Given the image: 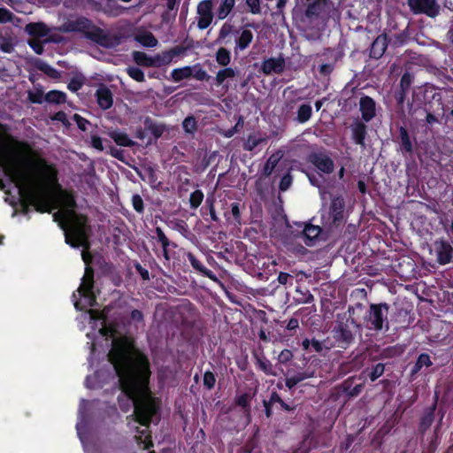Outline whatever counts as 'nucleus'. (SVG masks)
Returning a JSON list of instances; mask_svg holds the SVG:
<instances>
[{"instance_id":"nucleus-55","label":"nucleus","mask_w":453,"mask_h":453,"mask_svg":"<svg viewBox=\"0 0 453 453\" xmlns=\"http://www.w3.org/2000/svg\"><path fill=\"white\" fill-rule=\"evenodd\" d=\"M249 403V395L247 394L241 395L236 399V403L240 406L246 407Z\"/></svg>"},{"instance_id":"nucleus-16","label":"nucleus","mask_w":453,"mask_h":453,"mask_svg":"<svg viewBox=\"0 0 453 453\" xmlns=\"http://www.w3.org/2000/svg\"><path fill=\"white\" fill-rule=\"evenodd\" d=\"M25 31L35 37H44L49 34V29L44 23H29L26 26Z\"/></svg>"},{"instance_id":"nucleus-51","label":"nucleus","mask_w":453,"mask_h":453,"mask_svg":"<svg viewBox=\"0 0 453 453\" xmlns=\"http://www.w3.org/2000/svg\"><path fill=\"white\" fill-rule=\"evenodd\" d=\"M411 74L404 73L403 75L402 79H401V87L403 89H406L411 85Z\"/></svg>"},{"instance_id":"nucleus-14","label":"nucleus","mask_w":453,"mask_h":453,"mask_svg":"<svg viewBox=\"0 0 453 453\" xmlns=\"http://www.w3.org/2000/svg\"><path fill=\"white\" fill-rule=\"evenodd\" d=\"M253 40V34L249 29H243L238 37L235 39V48L234 52L237 53L238 50H244L249 47L250 42Z\"/></svg>"},{"instance_id":"nucleus-52","label":"nucleus","mask_w":453,"mask_h":453,"mask_svg":"<svg viewBox=\"0 0 453 453\" xmlns=\"http://www.w3.org/2000/svg\"><path fill=\"white\" fill-rule=\"evenodd\" d=\"M131 319L133 321L137 323H142L143 320V315L142 313L138 310H134L131 312Z\"/></svg>"},{"instance_id":"nucleus-61","label":"nucleus","mask_w":453,"mask_h":453,"mask_svg":"<svg viewBox=\"0 0 453 453\" xmlns=\"http://www.w3.org/2000/svg\"><path fill=\"white\" fill-rule=\"evenodd\" d=\"M30 45L31 47L33 48V50H35V53L37 54H42V46L38 43V42H30Z\"/></svg>"},{"instance_id":"nucleus-63","label":"nucleus","mask_w":453,"mask_h":453,"mask_svg":"<svg viewBox=\"0 0 453 453\" xmlns=\"http://www.w3.org/2000/svg\"><path fill=\"white\" fill-rule=\"evenodd\" d=\"M1 49L4 52H11L12 50V46L10 43H4V44H2Z\"/></svg>"},{"instance_id":"nucleus-32","label":"nucleus","mask_w":453,"mask_h":453,"mask_svg":"<svg viewBox=\"0 0 453 453\" xmlns=\"http://www.w3.org/2000/svg\"><path fill=\"white\" fill-rule=\"evenodd\" d=\"M182 127L186 133L194 134L197 128V122L193 116H188L183 120Z\"/></svg>"},{"instance_id":"nucleus-60","label":"nucleus","mask_w":453,"mask_h":453,"mask_svg":"<svg viewBox=\"0 0 453 453\" xmlns=\"http://www.w3.org/2000/svg\"><path fill=\"white\" fill-rule=\"evenodd\" d=\"M232 214L236 220H239L240 219V209L238 203H233L232 204Z\"/></svg>"},{"instance_id":"nucleus-33","label":"nucleus","mask_w":453,"mask_h":453,"mask_svg":"<svg viewBox=\"0 0 453 453\" xmlns=\"http://www.w3.org/2000/svg\"><path fill=\"white\" fill-rule=\"evenodd\" d=\"M312 374L311 373H298L295 376H292L290 378H288L286 380V386L288 388H294L297 383L301 382L302 380L307 379V378H310L311 377Z\"/></svg>"},{"instance_id":"nucleus-44","label":"nucleus","mask_w":453,"mask_h":453,"mask_svg":"<svg viewBox=\"0 0 453 453\" xmlns=\"http://www.w3.org/2000/svg\"><path fill=\"white\" fill-rule=\"evenodd\" d=\"M132 203L134 206V209L137 212H142L143 211V201L142 197L139 195H134L132 197Z\"/></svg>"},{"instance_id":"nucleus-40","label":"nucleus","mask_w":453,"mask_h":453,"mask_svg":"<svg viewBox=\"0 0 453 453\" xmlns=\"http://www.w3.org/2000/svg\"><path fill=\"white\" fill-rule=\"evenodd\" d=\"M193 68V76L197 81H205L210 78V76L207 74L206 71L203 70L199 65H195Z\"/></svg>"},{"instance_id":"nucleus-37","label":"nucleus","mask_w":453,"mask_h":453,"mask_svg":"<svg viewBox=\"0 0 453 453\" xmlns=\"http://www.w3.org/2000/svg\"><path fill=\"white\" fill-rule=\"evenodd\" d=\"M431 365L430 357L427 354H421L415 364L414 372H418L423 366H430Z\"/></svg>"},{"instance_id":"nucleus-22","label":"nucleus","mask_w":453,"mask_h":453,"mask_svg":"<svg viewBox=\"0 0 453 453\" xmlns=\"http://www.w3.org/2000/svg\"><path fill=\"white\" fill-rule=\"evenodd\" d=\"M334 337L344 342H350L353 339L352 333L342 324L334 328Z\"/></svg>"},{"instance_id":"nucleus-5","label":"nucleus","mask_w":453,"mask_h":453,"mask_svg":"<svg viewBox=\"0 0 453 453\" xmlns=\"http://www.w3.org/2000/svg\"><path fill=\"white\" fill-rule=\"evenodd\" d=\"M212 4L209 0L201 2L197 6L198 20L197 25L200 29L207 28L212 21L211 13Z\"/></svg>"},{"instance_id":"nucleus-24","label":"nucleus","mask_w":453,"mask_h":453,"mask_svg":"<svg viewBox=\"0 0 453 453\" xmlns=\"http://www.w3.org/2000/svg\"><path fill=\"white\" fill-rule=\"evenodd\" d=\"M66 95L58 90H51L45 95V101L51 104H61L65 101Z\"/></svg>"},{"instance_id":"nucleus-4","label":"nucleus","mask_w":453,"mask_h":453,"mask_svg":"<svg viewBox=\"0 0 453 453\" xmlns=\"http://www.w3.org/2000/svg\"><path fill=\"white\" fill-rule=\"evenodd\" d=\"M408 4L415 13H425L432 18L439 14L440 6L435 0H409Z\"/></svg>"},{"instance_id":"nucleus-21","label":"nucleus","mask_w":453,"mask_h":453,"mask_svg":"<svg viewBox=\"0 0 453 453\" xmlns=\"http://www.w3.org/2000/svg\"><path fill=\"white\" fill-rule=\"evenodd\" d=\"M188 259L190 262L191 265L196 270H197L198 272H200L203 275L209 277L210 279H214L215 278L213 273L211 270L207 269L193 254L188 253Z\"/></svg>"},{"instance_id":"nucleus-15","label":"nucleus","mask_w":453,"mask_h":453,"mask_svg":"<svg viewBox=\"0 0 453 453\" xmlns=\"http://www.w3.org/2000/svg\"><path fill=\"white\" fill-rule=\"evenodd\" d=\"M134 39L144 47H155L157 44V40L152 33L147 30H138L134 35Z\"/></svg>"},{"instance_id":"nucleus-36","label":"nucleus","mask_w":453,"mask_h":453,"mask_svg":"<svg viewBox=\"0 0 453 453\" xmlns=\"http://www.w3.org/2000/svg\"><path fill=\"white\" fill-rule=\"evenodd\" d=\"M400 136L403 149L406 151L411 152L412 150V144L407 131L403 127L400 129Z\"/></svg>"},{"instance_id":"nucleus-58","label":"nucleus","mask_w":453,"mask_h":453,"mask_svg":"<svg viewBox=\"0 0 453 453\" xmlns=\"http://www.w3.org/2000/svg\"><path fill=\"white\" fill-rule=\"evenodd\" d=\"M164 131H165V127L161 126V125L154 126L151 128V132H152L153 135L156 137L161 136L163 134Z\"/></svg>"},{"instance_id":"nucleus-35","label":"nucleus","mask_w":453,"mask_h":453,"mask_svg":"<svg viewBox=\"0 0 453 453\" xmlns=\"http://www.w3.org/2000/svg\"><path fill=\"white\" fill-rule=\"evenodd\" d=\"M140 434L136 436V441L139 444L143 445V449H148L150 446L152 445V441L150 439V435L147 434V429H142V431H138Z\"/></svg>"},{"instance_id":"nucleus-17","label":"nucleus","mask_w":453,"mask_h":453,"mask_svg":"<svg viewBox=\"0 0 453 453\" xmlns=\"http://www.w3.org/2000/svg\"><path fill=\"white\" fill-rule=\"evenodd\" d=\"M320 232L321 229L319 226L306 225L302 234L305 244L311 246L313 241L320 234Z\"/></svg>"},{"instance_id":"nucleus-46","label":"nucleus","mask_w":453,"mask_h":453,"mask_svg":"<svg viewBox=\"0 0 453 453\" xmlns=\"http://www.w3.org/2000/svg\"><path fill=\"white\" fill-rule=\"evenodd\" d=\"M293 357V354L289 349H283L278 356V361L281 364H286Z\"/></svg>"},{"instance_id":"nucleus-28","label":"nucleus","mask_w":453,"mask_h":453,"mask_svg":"<svg viewBox=\"0 0 453 453\" xmlns=\"http://www.w3.org/2000/svg\"><path fill=\"white\" fill-rule=\"evenodd\" d=\"M233 25L229 23H224L219 30L217 42L225 44L228 43L229 41L227 40V37L233 33Z\"/></svg>"},{"instance_id":"nucleus-25","label":"nucleus","mask_w":453,"mask_h":453,"mask_svg":"<svg viewBox=\"0 0 453 453\" xmlns=\"http://www.w3.org/2000/svg\"><path fill=\"white\" fill-rule=\"evenodd\" d=\"M234 4L235 0H223L218 11V18L224 19L230 13Z\"/></svg>"},{"instance_id":"nucleus-20","label":"nucleus","mask_w":453,"mask_h":453,"mask_svg":"<svg viewBox=\"0 0 453 453\" xmlns=\"http://www.w3.org/2000/svg\"><path fill=\"white\" fill-rule=\"evenodd\" d=\"M193 74V68L191 66H184L180 68L173 69L171 73V76L173 81L179 82L184 79L191 77Z\"/></svg>"},{"instance_id":"nucleus-59","label":"nucleus","mask_w":453,"mask_h":453,"mask_svg":"<svg viewBox=\"0 0 453 453\" xmlns=\"http://www.w3.org/2000/svg\"><path fill=\"white\" fill-rule=\"evenodd\" d=\"M333 70V66L329 64H324L320 66L319 72L321 74L327 75L329 74Z\"/></svg>"},{"instance_id":"nucleus-19","label":"nucleus","mask_w":453,"mask_h":453,"mask_svg":"<svg viewBox=\"0 0 453 453\" xmlns=\"http://www.w3.org/2000/svg\"><path fill=\"white\" fill-rule=\"evenodd\" d=\"M236 75V71L232 67H226L219 70L215 77V81L218 86L224 85L226 88H228V85L225 84L226 81L232 79Z\"/></svg>"},{"instance_id":"nucleus-39","label":"nucleus","mask_w":453,"mask_h":453,"mask_svg":"<svg viewBox=\"0 0 453 453\" xmlns=\"http://www.w3.org/2000/svg\"><path fill=\"white\" fill-rule=\"evenodd\" d=\"M128 75L136 81L142 82L144 81L143 72L138 67H128L127 69Z\"/></svg>"},{"instance_id":"nucleus-45","label":"nucleus","mask_w":453,"mask_h":453,"mask_svg":"<svg viewBox=\"0 0 453 453\" xmlns=\"http://www.w3.org/2000/svg\"><path fill=\"white\" fill-rule=\"evenodd\" d=\"M91 145L98 151H103L104 150L102 138L96 134L91 135Z\"/></svg>"},{"instance_id":"nucleus-27","label":"nucleus","mask_w":453,"mask_h":453,"mask_svg":"<svg viewBox=\"0 0 453 453\" xmlns=\"http://www.w3.org/2000/svg\"><path fill=\"white\" fill-rule=\"evenodd\" d=\"M311 106L310 104H302L297 110V120L300 123H305L311 116Z\"/></svg>"},{"instance_id":"nucleus-49","label":"nucleus","mask_w":453,"mask_h":453,"mask_svg":"<svg viewBox=\"0 0 453 453\" xmlns=\"http://www.w3.org/2000/svg\"><path fill=\"white\" fill-rule=\"evenodd\" d=\"M12 12L6 9L0 8V22L5 23L12 20Z\"/></svg>"},{"instance_id":"nucleus-48","label":"nucleus","mask_w":453,"mask_h":453,"mask_svg":"<svg viewBox=\"0 0 453 453\" xmlns=\"http://www.w3.org/2000/svg\"><path fill=\"white\" fill-rule=\"evenodd\" d=\"M246 3L252 13L257 14L260 12V0H246Z\"/></svg>"},{"instance_id":"nucleus-34","label":"nucleus","mask_w":453,"mask_h":453,"mask_svg":"<svg viewBox=\"0 0 453 453\" xmlns=\"http://www.w3.org/2000/svg\"><path fill=\"white\" fill-rule=\"evenodd\" d=\"M257 365H258V368L260 370H262L267 375H273V376L276 375V373L273 371V365L269 360H267L265 358H258Z\"/></svg>"},{"instance_id":"nucleus-56","label":"nucleus","mask_w":453,"mask_h":453,"mask_svg":"<svg viewBox=\"0 0 453 453\" xmlns=\"http://www.w3.org/2000/svg\"><path fill=\"white\" fill-rule=\"evenodd\" d=\"M291 275H289L288 273H280L279 276H278V281L279 283H280L281 285H286L288 283V280L291 279Z\"/></svg>"},{"instance_id":"nucleus-2","label":"nucleus","mask_w":453,"mask_h":453,"mask_svg":"<svg viewBox=\"0 0 453 453\" xmlns=\"http://www.w3.org/2000/svg\"><path fill=\"white\" fill-rule=\"evenodd\" d=\"M82 321L92 324L93 330L104 337L111 346L108 358L119 378L121 396H119L120 408L128 411L132 407L134 421L147 426L156 414L158 403L150 395L148 388L150 375L149 361L146 357L133 346L132 341L119 334L111 326L105 324V317L95 310H89L81 316ZM95 333H88L91 338Z\"/></svg>"},{"instance_id":"nucleus-54","label":"nucleus","mask_w":453,"mask_h":453,"mask_svg":"<svg viewBox=\"0 0 453 453\" xmlns=\"http://www.w3.org/2000/svg\"><path fill=\"white\" fill-rule=\"evenodd\" d=\"M82 86V83L78 80H72L68 84V88L73 91H78Z\"/></svg>"},{"instance_id":"nucleus-12","label":"nucleus","mask_w":453,"mask_h":453,"mask_svg":"<svg viewBox=\"0 0 453 453\" xmlns=\"http://www.w3.org/2000/svg\"><path fill=\"white\" fill-rule=\"evenodd\" d=\"M284 69V60L282 58H269L265 60L262 65V70L265 73L270 74L273 73H279Z\"/></svg>"},{"instance_id":"nucleus-6","label":"nucleus","mask_w":453,"mask_h":453,"mask_svg":"<svg viewBox=\"0 0 453 453\" xmlns=\"http://www.w3.org/2000/svg\"><path fill=\"white\" fill-rule=\"evenodd\" d=\"M311 162L321 172L330 173L334 170L333 160L324 153L311 156Z\"/></svg>"},{"instance_id":"nucleus-8","label":"nucleus","mask_w":453,"mask_h":453,"mask_svg":"<svg viewBox=\"0 0 453 453\" xmlns=\"http://www.w3.org/2000/svg\"><path fill=\"white\" fill-rule=\"evenodd\" d=\"M96 96L97 104L103 110L110 109L113 104L111 91L105 86H101L96 89Z\"/></svg>"},{"instance_id":"nucleus-53","label":"nucleus","mask_w":453,"mask_h":453,"mask_svg":"<svg viewBox=\"0 0 453 453\" xmlns=\"http://www.w3.org/2000/svg\"><path fill=\"white\" fill-rule=\"evenodd\" d=\"M52 119L57 120V121H60V122H62L65 125L68 124L66 114L65 112H63V111L57 112L53 116Z\"/></svg>"},{"instance_id":"nucleus-13","label":"nucleus","mask_w":453,"mask_h":453,"mask_svg":"<svg viewBox=\"0 0 453 453\" xmlns=\"http://www.w3.org/2000/svg\"><path fill=\"white\" fill-rule=\"evenodd\" d=\"M387 46V36L385 35H379L372 44L371 56L374 58H380L385 52Z\"/></svg>"},{"instance_id":"nucleus-50","label":"nucleus","mask_w":453,"mask_h":453,"mask_svg":"<svg viewBox=\"0 0 453 453\" xmlns=\"http://www.w3.org/2000/svg\"><path fill=\"white\" fill-rule=\"evenodd\" d=\"M73 119L75 120L79 128H81L83 131L86 130L87 125L88 124V120H86L85 119H83L82 117H81L78 114L73 115Z\"/></svg>"},{"instance_id":"nucleus-38","label":"nucleus","mask_w":453,"mask_h":453,"mask_svg":"<svg viewBox=\"0 0 453 453\" xmlns=\"http://www.w3.org/2000/svg\"><path fill=\"white\" fill-rule=\"evenodd\" d=\"M203 194L201 190H196L190 195V205L192 208H197L203 202Z\"/></svg>"},{"instance_id":"nucleus-11","label":"nucleus","mask_w":453,"mask_h":453,"mask_svg":"<svg viewBox=\"0 0 453 453\" xmlns=\"http://www.w3.org/2000/svg\"><path fill=\"white\" fill-rule=\"evenodd\" d=\"M360 111L362 117L365 121L371 120L375 116V103L369 96H364L360 99Z\"/></svg>"},{"instance_id":"nucleus-7","label":"nucleus","mask_w":453,"mask_h":453,"mask_svg":"<svg viewBox=\"0 0 453 453\" xmlns=\"http://www.w3.org/2000/svg\"><path fill=\"white\" fill-rule=\"evenodd\" d=\"M434 250L438 263L441 265H446L450 262L453 250L449 243L443 241L435 242Z\"/></svg>"},{"instance_id":"nucleus-47","label":"nucleus","mask_w":453,"mask_h":453,"mask_svg":"<svg viewBox=\"0 0 453 453\" xmlns=\"http://www.w3.org/2000/svg\"><path fill=\"white\" fill-rule=\"evenodd\" d=\"M292 184V177L290 174H286L282 177L280 183V189L286 191Z\"/></svg>"},{"instance_id":"nucleus-42","label":"nucleus","mask_w":453,"mask_h":453,"mask_svg":"<svg viewBox=\"0 0 453 453\" xmlns=\"http://www.w3.org/2000/svg\"><path fill=\"white\" fill-rule=\"evenodd\" d=\"M384 372V365L382 364H377L371 374H370V379L372 381H374L375 380H377L379 377H380Z\"/></svg>"},{"instance_id":"nucleus-9","label":"nucleus","mask_w":453,"mask_h":453,"mask_svg":"<svg viewBox=\"0 0 453 453\" xmlns=\"http://www.w3.org/2000/svg\"><path fill=\"white\" fill-rule=\"evenodd\" d=\"M344 202L342 197H335L332 200L330 206V218L332 223L338 225L343 219Z\"/></svg>"},{"instance_id":"nucleus-10","label":"nucleus","mask_w":453,"mask_h":453,"mask_svg":"<svg viewBox=\"0 0 453 453\" xmlns=\"http://www.w3.org/2000/svg\"><path fill=\"white\" fill-rule=\"evenodd\" d=\"M109 137H111L117 145L123 147H132L134 145V142L130 139L127 133L118 130V129H110L106 133Z\"/></svg>"},{"instance_id":"nucleus-64","label":"nucleus","mask_w":453,"mask_h":453,"mask_svg":"<svg viewBox=\"0 0 453 453\" xmlns=\"http://www.w3.org/2000/svg\"><path fill=\"white\" fill-rule=\"evenodd\" d=\"M79 24L81 26V28L86 29L89 27V21L88 19H81L79 21Z\"/></svg>"},{"instance_id":"nucleus-29","label":"nucleus","mask_w":453,"mask_h":453,"mask_svg":"<svg viewBox=\"0 0 453 453\" xmlns=\"http://www.w3.org/2000/svg\"><path fill=\"white\" fill-rule=\"evenodd\" d=\"M265 142V138L257 136L256 134H250L249 135L246 142L243 145V149L248 151H252L255 150L257 146H258L260 143Z\"/></svg>"},{"instance_id":"nucleus-57","label":"nucleus","mask_w":453,"mask_h":453,"mask_svg":"<svg viewBox=\"0 0 453 453\" xmlns=\"http://www.w3.org/2000/svg\"><path fill=\"white\" fill-rule=\"evenodd\" d=\"M219 133L226 138H230L234 136L237 132L236 127H232L227 130H219Z\"/></svg>"},{"instance_id":"nucleus-62","label":"nucleus","mask_w":453,"mask_h":453,"mask_svg":"<svg viewBox=\"0 0 453 453\" xmlns=\"http://www.w3.org/2000/svg\"><path fill=\"white\" fill-rule=\"evenodd\" d=\"M110 154L116 157V158H119L120 159V155H121V151L115 149V148H110Z\"/></svg>"},{"instance_id":"nucleus-23","label":"nucleus","mask_w":453,"mask_h":453,"mask_svg":"<svg viewBox=\"0 0 453 453\" xmlns=\"http://www.w3.org/2000/svg\"><path fill=\"white\" fill-rule=\"evenodd\" d=\"M215 58L219 65L226 66L231 61L230 51L221 47L217 50Z\"/></svg>"},{"instance_id":"nucleus-31","label":"nucleus","mask_w":453,"mask_h":453,"mask_svg":"<svg viewBox=\"0 0 453 453\" xmlns=\"http://www.w3.org/2000/svg\"><path fill=\"white\" fill-rule=\"evenodd\" d=\"M352 135L356 143L363 144L365 136V127L363 124H357L352 129Z\"/></svg>"},{"instance_id":"nucleus-30","label":"nucleus","mask_w":453,"mask_h":453,"mask_svg":"<svg viewBox=\"0 0 453 453\" xmlns=\"http://www.w3.org/2000/svg\"><path fill=\"white\" fill-rule=\"evenodd\" d=\"M28 100L34 104H42L45 100L44 92L42 88L35 87L28 91Z\"/></svg>"},{"instance_id":"nucleus-18","label":"nucleus","mask_w":453,"mask_h":453,"mask_svg":"<svg viewBox=\"0 0 453 453\" xmlns=\"http://www.w3.org/2000/svg\"><path fill=\"white\" fill-rule=\"evenodd\" d=\"M133 58L135 61V63L139 65H143L147 67L159 65L157 59L150 58L142 51H134Z\"/></svg>"},{"instance_id":"nucleus-26","label":"nucleus","mask_w":453,"mask_h":453,"mask_svg":"<svg viewBox=\"0 0 453 453\" xmlns=\"http://www.w3.org/2000/svg\"><path fill=\"white\" fill-rule=\"evenodd\" d=\"M280 157L281 155L280 154V152H277L270 156V157L267 159L265 165L264 174L270 175L273 173L275 166L278 165Z\"/></svg>"},{"instance_id":"nucleus-1","label":"nucleus","mask_w":453,"mask_h":453,"mask_svg":"<svg viewBox=\"0 0 453 453\" xmlns=\"http://www.w3.org/2000/svg\"><path fill=\"white\" fill-rule=\"evenodd\" d=\"M0 167L9 180L15 184L23 200L37 211L51 212L55 209L54 220L65 231V242L72 247H82L81 257L87 265L82 281L73 294L77 310L91 307L96 303L93 292V270L88 267L91 256L87 252L89 242L87 234L86 218L78 215L72 195L60 192L54 196L58 185L56 166L42 157L28 145L14 140L0 124Z\"/></svg>"},{"instance_id":"nucleus-43","label":"nucleus","mask_w":453,"mask_h":453,"mask_svg":"<svg viewBox=\"0 0 453 453\" xmlns=\"http://www.w3.org/2000/svg\"><path fill=\"white\" fill-rule=\"evenodd\" d=\"M156 234L157 241L161 243L162 246H170L172 243L168 240V238L165 236V233L160 227L156 228Z\"/></svg>"},{"instance_id":"nucleus-41","label":"nucleus","mask_w":453,"mask_h":453,"mask_svg":"<svg viewBox=\"0 0 453 453\" xmlns=\"http://www.w3.org/2000/svg\"><path fill=\"white\" fill-rule=\"evenodd\" d=\"M215 376L211 372H206L203 374V385L209 389L212 388L215 385Z\"/></svg>"},{"instance_id":"nucleus-3","label":"nucleus","mask_w":453,"mask_h":453,"mask_svg":"<svg viewBox=\"0 0 453 453\" xmlns=\"http://www.w3.org/2000/svg\"><path fill=\"white\" fill-rule=\"evenodd\" d=\"M388 305L387 303L372 304L365 316L366 327L371 330H381L387 319Z\"/></svg>"}]
</instances>
